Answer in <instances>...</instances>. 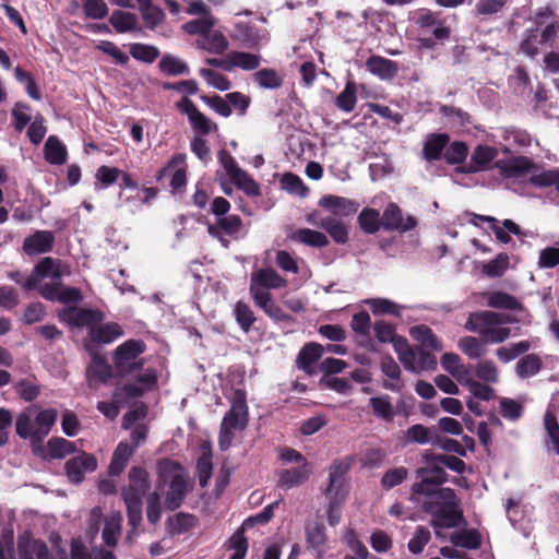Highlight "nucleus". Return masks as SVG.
<instances>
[{
	"instance_id": "f257e3e1",
	"label": "nucleus",
	"mask_w": 559,
	"mask_h": 559,
	"mask_svg": "<svg viewBox=\"0 0 559 559\" xmlns=\"http://www.w3.org/2000/svg\"><path fill=\"white\" fill-rule=\"evenodd\" d=\"M321 211H313L306 221L318 228L324 229L335 242L345 243L348 239L345 218L349 216V200L343 197L326 194L319 200Z\"/></svg>"
},
{
	"instance_id": "f03ea898",
	"label": "nucleus",
	"mask_w": 559,
	"mask_h": 559,
	"mask_svg": "<svg viewBox=\"0 0 559 559\" xmlns=\"http://www.w3.org/2000/svg\"><path fill=\"white\" fill-rule=\"evenodd\" d=\"M514 317L489 310L471 312L464 328L480 336L485 344H500L509 338L510 328L506 324L515 323Z\"/></svg>"
},
{
	"instance_id": "7ed1b4c3",
	"label": "nucleus",
	"mask_w": 559,
	"mask_h": 559,
	"mask_svg": "<svg viewBox=\"0 0 559 559\" xmlns=\"http://www.w3.org/2000/svg\"><path fill=\"white\" fill-rule=\"evenodd\" d=\"M129 483L121 490L127 507L128 524L136 530L142 522V499L151 488L148 472L142 466H132L128 474Z\"/></svg>"
},
{
	"instance_id": "20e7f679",
	"label": "nucleus",
	"mask_w": 559,
	"mask_h": 559,
	"mask_svg": "<svg viewBox=\"0 0 559 559\" xmlns=\"http://www.w3.org/2000/svg\"><path fill=\"white\" fill-rule=\"evenodd\" d=\"M145 352L146 344L139 338H129L118 345L111 353L116 376L123 378L142 370L145 360L141 356Z\"/></svg>"
},
{
	"instance_id": "39448f33",
	"label": "nucleus",
	"mask_w": 559,
	"mask_h": 559,
	"mask_svg": "<svg viewBox=\"0 0 559 559\" xmlns=\"http://www.w3.org/2000/svg\"><path fill=\"white\" fill-rule=\"evenodd\" d=\"M349 472V460H335L330 467L329 486L325 496L329 499V521L335 524L334 511L337 510L346 500L348 495L347 474Z\"/></svg>"
},
{
	"instance_id": "423d86ee",
	"label": "nucleus",
	"mask_w": 559,
	"mask_h": 559,
	"mask_svg": "<svg viewBox=\"0 0 559 559\" xmlns=\"http://www.w3.org/2000/svg\"><path fill=\"white\" fill-rule=\"evenodd\" d=\"M158 469L163 481L169 479V490L165 497V506L168 510L175 511L180 508L187 495L186 477L178 473L181 465L173 460L165 459L158 462Z\"/></svg>"
},
{
	"instance_id": "0eeeda50",
	"label": "nucleus",
	"mask_w": 559,
	"mask_h": 559,
	"mask_svg": "<svg viewBox=\"0 0 559 559\" xmlns=\"http://www.w3.org/2000/svg\"><path fill=\"white\" fill-rule=\"evenodd\" d=\"M395 353L405 370L413 373L435 370L437 367V358L433 354L421 347H411L407 340L397 341Z\"/></svg>"
},
{
	"instance_id": "6e6552de",
	"label": "nucleus",
	"mask_w": 559,
	"mask_h": 559,
	"mask_svg": "<svg viewBox=\"0 0 559 559\" xmlns=\"http://www.w3.org/2000/svg\"><path fill=\"white\" fill-rule=\"evenodd\" d=\"M558 31L559 25L556 23L547 24L543 29L527 28L520 45L521 51L530 58L537 57L542 50L552 47Z\"/></svg>"
},
{
	"instance_id": "1a4fd4ad",
	"label": "nucleus",
	"mask_w": 559,
	"mask_h": 559,
	"mask_svg": "<svg viewBox=\"0 0 559 559\" xmlns=\"http://www.w3.org/2000/svg\"><path fill=\"white\" fill-rule=\"evenodd\" d=\"M105 312L100 309H91L76 306H68L59 312L60 321L67 323L71 328L83 329L87 332L95 328V325L104 322Z\"/></svg>"
},
{
	"instance_id": "9d476101",
	"label": "nucleus",
	"mask_w": 559,
	"mask_h": 559,
	"mask_svg": "<svg viewBox=\"0 0 559 559\" xmlns=\"http://www.w3.org/2000/svg\"><path fill=\"white\" fill-rule=\"evenodd\" d=\"M424 461L427 466L419 467L416 471L417 477L420 478V481L413 485L412 491L415 495L431 496L433 489L431 486L436 487L444 484L448 480V474L439 462H429L428 460Z\"/></svg>"
},
{
	"instance_id": "9b49d317",
	"label": "nucleus",
	"mask_w": 559,
	"mask_h": 559,
	"mask_svg": "<svg viewBox=\"0 0 559 559\" xmlns=\"http://www.w3.org/2000/svg\"><path fill=\"white\" fill-rule=\"evenodd\" d=\"M85 352L88 354L91 360L86 366L85 376L88 385L96 386L97 384H106L116 376L114 364L110 365L107 358L99 353V350L87 348Z\"/></svg>"
},
{
	"instance_id": "f8f14e48",
	"label": "nucleus",
	"mask_w": 559,
	"mask_h": 559,
	"mask_svg": "<svg viewBox=\"0 0 559 559\" xmlns=\"http://www.w3.org/2000/svg\"><path fill=\"white\" fill-rule=\"evenodd\" d=\"M424 510L432 516L430 524L433 528H452L466 523L463 512L457 507L445 508L439 501H426Z\"/></svg>"
},
{
	"instance_id": "ddd939ff",
	"label": "nucleus",
	"mask_w": 559,
	"mask_h": 559,
	"mask_svg": "<svg viewBox=\"0 0 559 559\" xmlns=\"http://www.w3.org/2000/svg\"><path fill=\"white\" fill-rule=\"evenodd\" d=\"M175 108L186 115L195 135H209L217 130V124L202 114L189 97H181L175 103Z\"/></svg>"
},
{
	"instance_id": "4468645a",
	"label": "nucleus",
	"mask_w": 559,
	"mask_h": 559,
	"mask_svg": "<svg viewBox=\"0 0 559 559\" xmlns=\"http://www.w3.org/2000/svg\"><path fill=\"white\" fill-rule=\"evenodd\" d=\"M123 335L121 325L117 322H106L95 325L86 337L83 340V348H93L99 350L100 345H107L115 342L117 338Z\"/></svg>"
},
{
	"instance_id": "2eb2a0df",
	"label": "nucleus",
	"mask_w": 559,
	"mask_h": 559,
	"mask_svg": "<svg viewBox=\"0 0 559 559\" xmlns=\"http://www.w3.org/2000/svg\"><path fill=\"white\" fill-rule=\"evenodd\" d=\"M248 419L246 392L237 389L233 395L231 406L224 415L222 426L233 430H243L248 425Z\"/></svg>"
},
{
	"instance_id": "dca6fc26",
	"label": "nucleus",
	"mask_w": 559,
	"mask_h": 559,
	"mask_svg": "<svg viewBox=\"0 0 559 559\" xmlns=\"http://www.w3.org/2000/svg\"><path fill=\"white\" fill-rule=\"evenodd\" d=\"M242 221L238 215L219 217L217 223L207 226L209 235L216 238L224 248H228L230 241L225 236L234 239L240 238Z\"/></svg>"
},
{
	"instance_id": "f3484780",
	"label": "nucleus",
	"mask_w": 559,
	"mask_h": 559,
	"mask_svg": "<svg viewBox=\"0 0 559 559\" xmlns=\"http://www.w3.org/2000/svg\"><path fill=\"white\" fill-rule=\"evenodd\" d=\"M469 222L475 226H479L480 223L486 222L496 238L503 243H508L511 240L510 234L516 236L524 235L520 226L511 219H503L500 222L492 216L473 214Z\"/></svg>"
},
{
	"instance_id": "a211bd4d",
	"label": "nucleus",
	"mask_w": 559,
	"mask_h": 559,
	"mask_svg": "<svg viewBox=\"0 0 559 559\" xmlns=\"http://www.w3.org/2000/svg\"><path fill=\"white\" fill-rule=\"evenodd\" d=\"M97 468V460L93 454L82 451L79 455L71 457L66 462V475L70 483L81 484L84 480L85 473L94 472Z\"/></svg>"
},
{
	"instance_id": "6ab92c4d",
	"label": "nucleus",
	"mask_w": 559,
	"mask_h": 559,
	"mask_svg": "<svg viewBox=\"0 0 559 559\" xmlns=\"http://www.w3.org/2000/svg\"><path fill=\"white\" fill-rule=\"evenodd\" d=\"M40 295L50 301H59L64 305L75 304L83 299L79 288L66 287L62 282H46L40 287Z\"/></svg>"
},
{
	"instance_id": "aec40b11",
	"label": "nucleus",
	"mask_w": 559,
	"mask_h": 559,
	"mask_svg": "<svg viewBox=\"0 0 559 559\" xmlns=\"http://www.w3.org/2000/svg\"><path fill=\"white\" fill-rule=\"evenodd\" d=\"M382 227L385 230H397L405 233L414 229L417 226V219L408 215L403 218L402 210L395 203H390L383 212L381 217Z\"/></svg>"
},
{
	"instance_id": "412c9836",
	"label": "nucleus",
	"mask_w": 559,
	"mask_h": 559,
	"mask_svg": "<svg viewBox=\"0 0 559 559\" xmlns=\"http://www.w3.org/2000/svg\"><path fill=\"white\" fill-rule=\"evenodd\" d=\"M235 38L245 48L259 50L267 41V34L253 24L240 22L235 25Z\"/></svg>"
},
{
	"instance_id": "4be33fe9",
	"label": "nucleus",
	"mask_w": 559,
	"mask_h": 559,
	"mask_svg": "<svg viewBox=\"0 0 559 559\" xmlns=\"http://www.w3.org/2000/svg\"><path fill=\"white\" fill-rule=\"evenodd\" d=\"M19 559H52L47 544L25 533L17 539Z\"/></svg>"
},
{
	"instance_id": "5701e85b",
	"label": "nucleus",
	"mask_w": 559,
	"mask_h": 559,
	"mask_svg": "<svg viewBox=\"0 0 559 559\" xmlns=\"http://www.w3.org/2000/svg\"><path fill=\"white\" fill-rule=\"evenodd\" d=\"M55 234L50 230H37L23 241V251L33 257L50 252L55 245Z\"/></svg>"
},
{
	"instance_id": "b1692460",
	"label": "nucleus",
	"mask_w": 559,
	"mask_h": 559,
	"mask_svg": "<svg viewBox=\"0 0 559 559\" xmlns=\"http://www.w3.org/2000/svg\"><path fill=\"white\" fill-rule=\"evenodd\" d=\"M157 372L153 368H147L143 373L135 377V382H127L122 385V391L128 397H141L146 391L153 390L157 385Z\"/></svg>"
},
{
	"instance_id": "393cba45",
	"label": "nucleus",
	"mask_w": 559,
	"mask_h": 559,
	"mask_svg": "<svg viewBox=\"0 0 559 559\" xmlns=\"http://www.w3.org/2000/svg\"><path fill=\"white\" fill-rule=\"evenodd\" d=\"M34 274L37 280H62V277L70 275V269L62 261L46 257L36 264Z\"/></svg>"
},
{
	"instance_id": "a878e982",
	"label": "nucleus",
	"mask_w": 559,
	"mask_h": 559,
	"mask_svg": "<svg viewBox=\"0 0 559 559\" xmlns=\"http://www.w3.org/2000/svg\"><path fill=\"white\" fill-rule=\"evenodd\" d=\"M499 173L506 178H520L530 174L534 168L532 159L525 156H519L496 162Z\"/></svg>"
},
{
	"instance_id": "bb28decb",
	"label": "nucleus",
	"mask_w": 559,
	"mask_h": 559,
	"mask_svg": "<svg viewBox=\"0 0 559 559\" xmlns=\"http://www.w3.org/2000/svg\"><path fill=\"white\" fill-rule=\"evenodd\" d=\"M365 67L372 75L381 81H391L399 72V66L395 61L381 56L370 55Z\"/></svg>"
},
{
	"instance_id": "cd10ccee",
	"label": "nucleus",
	"mask_w": 559,
	"mask_h": 559,
	"mask_svg": "<svg viewBox=\"0 0 559 559\" xmlns=\"http://www.w3.org/2000/svg\"><path fill=\"white\" fill-rule=\"evenodd\" d=\"M307 549L310 550L317 559L323 558L326 550L325 527L322 523H313L306 526Z\"/></svg>"
},
{
	"instance_id": "c85d7f7f",
	"label": "nucleus",
	"mask_w": 559,
	"mask_h": 559,
	"mask_svg": "<svg viewBox=\"0 0 559 559\" xmlns=\"http://www.w3.org/2000/svg\"><path fill=\"white\" fill-rule=\"evenodd\" d=\"M324 346L319 343H307L298 353L296 364L297 367L305 371L307 374H313V365L322 357Z\"/></svg>"
},
{
	"instance_id": "c756f323",
	"label": "nucleus",
	"mask_w": 559,
	"mask_h": 559,
	"mask_svg": "<svg viewBox=\"0 0 559 559\" xmlns=\"http://www.w3.org/2000/svg\"><path fill=\"white\" fill-rule=\"evenodd\" d=\"M381 371L389 380L382 383V386L392 392H402L404 383L401 380V368L392 356H384L380 361Z\"/></svg>"
},
{
	"instance_id": "7c9ffc66",
	"label": "nucleus",
	"mask_w": 559,
	"mask_h": 559,
	"mask_svg": "<svg viewBox=\"0 0 559 559\" xmlns=\"http://www.w3.org/2000/svg\"><path fill=\"white\" fill-rule=\"evenodd\" d=\"M498 156V150L488 145H477L472 153L471 162L465 171L478 173L486 170L490 163Z\"/></svg>"
},
{
	"instance_id": "2f4dec72",
	"label": "nucleus",
	"mask_w": 559,
	"mask_h": 559,
	"mask_svg": "<svg viewBox=\"0 0 559 559\" xmlns=\"http://www.w3.org/2000/svg\"><path fill=\"white\" fill-rule=\"evenodd\" d=\"M58 412L55 408L41 409L34 419V443L41 442L55 426Z\"/></svg>"
},
{
	"instance_id": "473e14b6",
	"label": "nucleus",
	"mask_w": 559,
	"mask_h": 559,
	"mask_svg": "<svg viewBox=\"0 0 559 559\" xmlns=\"http://www.w3.org/2000/svg\"><path fill=\"white\" fill-rule=\"evenodd\" d=\"M286 282H251L249 292L257 307L262 310L273 302L271 289L282 287Z\"/></svg>"
},
{
	"instance_id": "72a5a7b5",
	"label": "nucleus",
	"mask_w": 559,
	"mask_h": 559,
	"mask_svg": "<svg viewBox=\"0 0 559 559\" xmlns=\"http://www.w3.org/2000/svg\"><path fill=\"white\" fill-rule=\"evenodd\" d=\"M450 138L445 133H431L424 143L423 156L426 160L432 162L441 157L443 150H445Z\"/></svg>"
},
{
	"instance_id": "f704fd0d",
	"label": "nucleus",
	"mask_w": 559,
	"mask_h": 559,
	"mask_svg": "<svg viewBox=\"0 0 559 559\" xmlns=\"http://www.w3.org/2000/svg\"><path fill=\"white\" fill-rule=\"evenodd\" d=\"M158 70L166 76L189 75V64L171 53H164L158 61Z\"/></svg>"
},
{
	"instance_id": "c9c22d12",
	"label": "nucleus",
	"mask_w": 559,
	"mask_h": 559,
	"mask_svg": "<svg viewBox=\"0 0 559 559\" xmlns=\"http://www.w3.org/2000/svg\"><path fill=\"white\" fill-rule=\"evenodd\" d=\"M44 157L50 165H62L67 162L68 151L66 145L56 135H49L44 145Z\"/></svg>"
},
{
	"instance_id": "e433bc0d",
	"label": "nucleus",
	"mask_w": 559,
	"mask_h": 559,
	"mask_svg": "<svg viewBox=\"0 0 559 559\" xmlns=\"http://www.w3.org/2000/svg\"><path fill=\"white\" fill-rule=\"evenodd\" d=\"M199 524V520L194 514L179 512L167 519V531L170 535H181L190 532Z\"/></svg>"
},
{
	"instance_id": "4c0bfd02",
	"label": "nucleus",
	"mask_w": 559,
	"mask_h": 559,
	"mask_svg": "<svg viewBox=\"0 0 559 559\" xmlns=\"http://www.w3.org/2000/svg\"><path fill=\"white\" fill-rule=\"evenodd\" d=\"M481 534L476 528L455 531L450 535V543L454 547L469 550L478 549L481 546Z\"/></svg>"
},
{
	"instance_id": "58836bf2",
	"label": "nucleus",
	"mask_w": 559,
	"mask_h": 559,
	"mask_svg": "<svg viewBox=\"0 0 559 559\" xmlns=\"http://www.w3.org/2000/svg\"><path fill=\"white\" fill-rule=\"evenodd\" d=\"M308 463L301 464L297 467L283 469L280 473L278 486L292 488L299 486L309 478Z\"/></svg>"
},
{
	"instance_id": "ea45409f",
	"label": "nucleus",
	"mask_w": 559,
	"mask_h": 559,
	"mask_svg": "<svg viewBox=\"0 0 559 559\" xmlns=\"http://www.w3.org/2000/svg\"><path fill=\"white\" fill-rule=\"evenodd\" d=\"M233 317L243 333H249L258 320L251 307L243 300L234 305Z\"/></svg>"
},
{
	"instance_id": "a19ab883",
	"label": "nucleus",
	"mask_w": 559,
	"mask_h": 559,
	"mask_svg": "<svg viewBox=\"0 0 559 559\" xmlns=\"http://www.w3.org/2000/svg\"><path fill=\"white\" fill-rule=\"evenodd\" d=\"M230 71L238 68L243 71H252L259 68L261 57L255 53L233 50L228 53Z\"/></svg>"
},
{
	"instance_id": "79ce46f5",
	"label": "nucleus",
	"mask_w": 559,
	"mask_h": 559,
	"mask_svg": "<svg viewBox=\"0 0 559 559\" xmlns=\"http://www.w3.org/2000/svg\"><path fill=\"white\" fill-rule=\"evenodd\" d=\"M543 368V360L537 354L522 356L515 366V373L520 379H527L536 376Z\"/></svg>"
},
{
	"instance_id": "37998d69",
	"label": "nucleus",
	"mask_w": 559,
	"mask_h": 559,
	"mask_svg": "<svg viewBox=\"0 0 559 559\" xmlns=\"http://www.w3.org/2000/svg\"><path fill=\"white\" fill-rule=\"evenodd\" d=\"M109 23L120 34L139 29L136 15L122 10H115L109 17Z\"/></svg>"
},
{
	"instance_id": "c03bdc74",
	"label": "nucleus",
	"mask_w": 559,
	"mask_h": 559,
	"mask_svg": "<svg viewBox=\"0 0 559 559\" xmlns=\"http://www.w3.org/2000/svg\"><path fill=\"white\" fill-rule=\"evenodd\" d=\"M487 304L491 308L519 310L530 317L528 312L524 309L523 305L513 296L503 292H493L489 295Z\"/></svg>"
},
{
	"instance_id": "a18cd8bd",
	"label": "nucleus",
	"mask_w": 559,
	"mask_h": 559,
	"mask_svg": "<svg viewBox=\"0 0 559 559\" xmlns=\"http://www.w3.org/2000/svg\"><path fill=\"white\" fill-rule=\"evenodd\" d=\"M532 347L531 341L523 340L518 343H512L509 346L499 347L496 350V355L500 361L508 364L527 353Z\"/></svg>"
},
{
	"instance_id": "49530a36",
	"label": "nucleus",
	"mask_w": 559,
	"mask_h": 559,
	"mask_svg": "<svg viewBox=\"0 0 559 559\" xmlns=\"http://www.w3.org/2000/svg\"><path fill=\"white\" fill-rule=\"evenodd\" d=\"M411 336L415 341L419 342L424 347H428L433 350L442 349V345L433 331L425 324L413 326L411 329Z\"/></svg>"
},
{
	"instance_id": "de8ad7c7",
	"label": "nucleus",
	"mask_w": 559,
	"mask_h": 559,
	"mask_svg": "<svg viewBox=\"0 0 559 559\" xmlns=\"http://www.w3.org/2000/svg\"><path fill=\"white\" fill-rule=\"evenodd\" d=\"M294 239L313 248H323L329 243L328 237L318 230L300 228L294 234Z\"/></svg>"
},
{
	"instance_id": "09e8293b",
	"label": "nucleus",
	"mask_w": 559,
	"mask_h": 559,
	"mask_svg": "<svg viewBox=\"0 0 559 559\" xmlns=\"http://www.w3.org/2000/svg\"><path fill=\"white\" fill-rule=\"evenodd\" d=\"M29 111L31 107L26 103L14 104L11 110V124L16 132H22L33 121Z\"/></svg>"
},
{
	"instance_id": "8fccbe9b",
	"label": "nucleus",
	"mask_w": 559,
	"mask_h": 559,
	"mask_svg": "<svg viewBox=\"0 0 559 559\" xmlns=\"http://www.w3.org/2000/svg\"><path fill=\"white\" fill-rule=\"evenodd\" d=\"M369 404L372 408L373 414L385 421H392L395 412L393 405L391 403V399L389 395H381L371 397L369 400Z\"/></svg>"
},
{
	"instance_id": "3c124183",
	"label": "nucleus",
	"mask_w": 559,
	"mask_h": 559,
	"mask_svg": "<svg viewBox=\"0 0 559 559\" xmlns=\"http://www.w3.org/2000/svg\"><path fill=\"white\" fill-rule=\"evenodd\" d=\"M379 22V15L372 10H365L362 12V21L357 23V31L361 29V34H358L356 40H365L368 36H372L379 31L377 23Z\"/></svg>"
},
{
	"instance_id": "603ef678",
	"label": "nucleus",
	"mask_w": 559,
	"mask_h": 559,
	"mask_svg": "<svg viewBox=\"0 0 559 559\" xmlns=\"http://www.w3.org/2000/svg\"><path fill=\"white\" fill-rule=\"evenodd\" d=\"M47 449L51 459H63L76 451L72 441L59 437L51 438L47 443Z\"/></svg>"
},
{
	"instance_id": "864d4df0",
	"label": "nucleus",
	"mask_w": 559,
	"mask_h": 559,
	"mask_svg": "<svg viewBox=\"0 0 559 559\" xmlns=\"http://www.w3.org/2000/svg\"><path fill=\"white\" fill-rule=\"evenodd\" d=\"M424 460H428L429 462H439L443 466H447L449 469L463 474L466 471V464L463 460L454 455H445V454H435L430 452H426L423 455Z\"/></svg>"
},
{
	"instance_id": "5fc2aeb1",
	"label": "nucleus",
	"mask_w": 559,
	"mask_h": 559,
	"mask_svg": "<svg viewBox=\"0 0 559 559\" xmlns=\"http://www.w3.org/2000/svg\"><path fill=\"white\" fill-rule=\"evenodd\" d=\"M130 55L138 61L153 63L160 55L159 49L153 45L134 43L130 45Z\"/></svg>"
},
{
	"instance_id": "6e6d98bb",
	"label": "nucleus",
	"mask_w": 559,
	"mask_h": 559,
	"mask_svg": "<svg viewBox=\"0 0 559 559\" xmlns=\"http://www.w3.org/2000/svg\"><path fill=\"white\" fill-rule=\"evenodd\" d=\"M253 76L254 82L262 88L276 90L283 84V79L273 69L265 68L258 70Z\"/></svg>"
},
{
	"instance_id": "4d7b16f0",
	"label": "nucleus",
	"mask_w": 559,
	"mask_h": 559,
	"mask_svg": "<svg viewBox=\"0 0 559 559\" xmlns=\"http://www.w3.org/2000/svg\"><path fill=\"white\" fill-rule=\"evenodd\" d=\"M358 223L360 228L367 234H374L382 226L380 214L373 209L362 210L358 216Z\"/></svg>"
},
{
	"instance_id": "13d9d810",
	"label": "nucleus",
	"mask_w": 559,
	"mask_h": 559,
	"mask_svg": "<svg viewBox=\"0 0 559 559\" xmlns=\"http://www.w3.org/2000/svg\"><path fill=\"white\" fill-rule=\"evenodd\" d=\"M373 331L379 342L391 343L394 349L399 340H406L404 336L396 335L394 326L384 321H377L373 325Z\"/></svg>"
},
{
	"instance_id": "bf43d9fd",
	"label": "nucleus",
	"mask_w": 559,
	"mask_h": 559,
	"mask_svg": "<svg viewBox=\"0 0 559 559\" xmlns=\"http://www.w3.org/2000/svg\"><path fill=\"white\" fill-rule=\"evenodd\" d=\"M499 408L501 416L510 421L519 420L522 417L524 411V407L520 402L509 397L500 399Z\"/></svg>"
},
{
	"instance_id": "052dcab7",
	"label": "nucleus",
	"mask_w": 559,
	"mask_h": 559,
	"mask_svg": "<svg viewBox=\"0 0 559 559\" xmlns=\"http://www.w3.org/2000/svg\"><path fill=\"white\" fill-rule=\"evenodd\" d=\"M218 163L226 171V175L233 182L235 179H238L240 176H243V169H241L236 159L231 156L229 152L226 150H221L217 154Z\"/></svg>"
},
{
	"instance_id": "680f3d73",
	"label": "nucleus",
	"mask_w": 559,
	"mask_h": 559,
	"mask_svg": "<svg viewBox=\"0 0 559 559\" xmlns=\"http://www.w3.org/2000/svg\"><path fill=\"white\" fill-rule=\"evenodd\" d=\"M373 314H393L399 317L401 314L402 306L385 298H376L367 301Z\"/></svg>"
},
{
	"instance_id": "e2e57ef3",
	"label": "nucleus",
	"mask_w": 559,
	"mask_h": 559,
	"mask_svg": "<svg viewBox=\"0 0 559 559\" xmlns=\"http://www.w3.org/2000/svg\"><path fill=\"white\" fill-rule=\"evenodd\" d=\"M544 426L550 439V449L559 454V424L556 415L549 409L545 413Z\"/></svg>"
},
{
	"instance_id": "0e129e2a",
	"label": "nucleus",
	"mask_w": 559,
	"mask_h": 559,
	"mask_svg": "<svg viewBox=\"0 0 559 559\" xmlns=\"http://www.w3.org/2000/svg\"><path fill=\"white\" fill-rule=\"evenodd\" d=\"M228 47L226 37L221 32L209 33L204 36L201 48L211 53H223Z\"/></svg>"
},
{
	"instance_id": "69168bd1",
	"label": "nucleus",
	"mask_w": 559,
	"mask_h": 559,
	"mask_svg": "<svg viewBox=\"0 0 559 559\" xmlns=\"http://www.w3.org/2000/svg\"><path fill=\"white\" fill-rule=\"evenodd\" d=\"M468 155V147L464 142L455 141L445 147L444 159L448 164L463 163Z\"/></svg>"
},
{
	"instance_id": "338daca9",
	"label": "nucleus",
	"mask_w": 559,
	"mask_h": 559,
	"mask_svg": "<svg viewBox=\"0 0 559 559\" xmlns=\"http://www.w3.org/2000/svg\"><path fill=\"white\" fill-rule=\"evenodd\" d=\"M281 185L285 191L294 195L304 198L308 193V188L304 185L300 177L292 173L283 175Z\"/></svg>"
},
{
	"instance_id": "774afa93",
	"label": "nucleus",
	"mask_w": 559,
	"mask_h": 559,
	"mask_svg": "<svg viewBox=\"0 0 559 559\" xmlns=\"http://www.w3.org/2000/svg\"><path fill=\"white\" fill-rule=\"evenodd\" d=\"M530 180L535 187L546 188L555 186L557 191H559V169H549L534 174Z\"/></svg>"
}]
</instances>
